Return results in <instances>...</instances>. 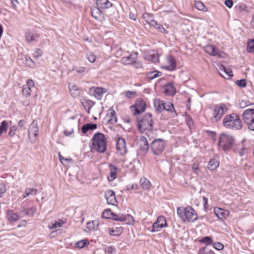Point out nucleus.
<instances>
[{"mask_svg":"<svg viewBox=\"0 0 254 254\" xmlns=\"http://www.w3.org/2000/svg\"><path fill=\"white\" fill-rule=\"evenodd\" d=\"M223 123L225 127L235 130L240 129L242 127V122L239 116L236 114H232L225 116Z\"/></svg>","mask_w":254,"mask_h":254,"instance_id":"4","label":"nucleus"},{"mask_svg":"<svg viewBox=\"0 0 254 254\" xmlns=\"http://www.w3.org/2000/svg\"><path fill=\"white\" fill-rule=\"evenodd\" d=\"M64 222L61 220H59L58 221H55V223H52L51 225H49V228L51 229H54L57 228L61 227Z\"/></svg>","mask_w":254,"mask_h":254,"instance_id":"43","label":"nucleus"},{"mask_svg":"<svg viewBox=\"0 0 254 254\" xmlns=\"http://www.w3.org/2000/svg\"><path fill=\"white\" fill-rule=\"evenodd\" d=\"M40 38V35L38 33H34L30 31H26L25 33V38L28 43L33 41H37Z\"/></svg>","mask_w":254,"mask_h":254,"instance_id":"16","label":"nucleus"},{"mask_svg":"<svg viewBox=\"0 0 254 254\" xmlns=\"http://www.w3.org/2000/svg\"><path fill=\"white\" fill-rule=\"evenodd\" d=\"M240 9L242 12H246V13L248 12V7L245 4L240 5Z\"/></svg>","mask_w":254,"mask_h":254,"instance_id":"63","label":"nucleus"},{"mask_svg":"<svg viewBox=\"0 0 254 254\" xmlns=\"http://www.w3.org/2000/svg\"><path fill=\"white\" fill-rule=\"evenodd\" d=\"M89 244V241L87 239H83L77 242L75 244V247L78 249H82Z\"/></svg>","mask_w":254,"mask_h":254,"instance_id":"30","label":"nucleus"},{"mask_svg":"<svg viewBox=\"0 0 254 254\" xmlns=\"http://www.w3.org/2000/svg\"><path fill=\"white\" fill-rule=\"evenodd\" d=\"M8 128V122L6 121H3L0 125V136L4 132H6Z\"/></svg>","mask_w":254,"mask_h":254,"instance_id":"37","label":"nucleus"},{"mask_svg":"<svg viewBox=\"0 0 254 254\" xmlns=\"http://www.w3.org/2000/svg\"><path fill=\"white\" fill-rule=\"evenodd\" d=\"M99 224L96 221H89L87 223V228L89 230H95L98 228Z\"/></svg>","mask_w":254,"mask_h":254,"instance_id":"31","label":"nucleus"},{"mask_svg":"<svg viewBox=\"0 0 254 254\" xmlns=\"http://www.w3.org/2000/svg\"><path fill=\"white\" fill-rule=\"evenodd\" d=\"M94 104L95 103L90 100H85L84 102H82V105L85 108H87L89 109H91Z\"/></svg>","mask_w":254,"mask_h":254,"instance_id":"45","label":"nucleus"},{"mask_svg":"<svg viewBox=\"0 0 254 254\" xmlns=\"http://www.w3.org/2000/svg\"><path fill=\"white\" fill-rule=\"evenodd\" d=\"M219 165V161L217 160H210L208 163L207 168L211 171L215 170Z\"/></svg>","mask_w":254,"mask_h":254,"instance_id":"29","label":"nucleus"},{"mask_svg":"<svg viewBox=\"0 0 254 254\" xmlns=\"http://www.w3.org/2000/svg\"><path fill=\"white\" fill-rule=\"evenodd\" d=\"M122 233V228H116V229H111L109 231V234L111 235L118 236L120 235Z\"/></svg>","mask_w":254,"mask_h":254,"instance_id":"42","label":"nucleus"},{"mask_svg":"<svg viewBox=\"0 0 254 254\" xmlns=\"http://www.w3.org/2000/svg\"><path fill=\"white\" fill-rule=\"evenodd\" d=\"M237 85H238L239 87H244L246 86V80L244 79H241L240 80H237L236 82Z\"/></svg>","mask_w":254,"mask_h":254,"instance_id":"55","label":"nucleus"},{"mask_svg":"<svg viewBox=\"0 0 254 254\" xmlns=\"http://www.w3.org/2000/svg\"><path fill=\"white\" fill-rule=\"evenodd\" d=\"M164 102L160 99H155L154 101V106L156 112L161 113L165 107H164Z\"/></svg>","mask_w":254,"mask_h":254,"instance_id":"19","label":"nucleus"},{"mask_svg":"<svg viewBox=\"0 0 254 254\" xmlns=\"http://www.w3.org/2000/svg\"><path fill=\"white\" fill-rule=\"evenodd\" d=\"M6 187L3 184H0V197L2 196V194L6 191Z\"/></svg>","mask_w":254,"mask_h":254,"instance_id":"60","label":"nucleus"},{"mask_svg":"<svg viewBox=\"0 0 254 254\" xmlns=\"http://www.w3.org/2000/svg\"><path fill=\"white\" fill-rule=\"evenodd\" d=\"M92 151H96L100 153H103L106 150L107 139L104 134L97 132L94 134L92 138Z\"/></svg>","mask_w":254,"mask_h":254,"instance_id":"1","label":"nucleus"},{"mask_svg":"<svg viewBox=\"0 0 254 254\" xmlns=\"http://www.w3.org/2000/svg\"><path fill=\"white\" fill-rule=\"evenodd\" d=\"M227 110L228 108L225 104L222 103L220 105H215L212 118V121L217 122L220 120Z\"/></svg>","mask_w":254,"mask_h":254,"instance_id":"7","label":"nucleus"},{"mask_svg":"<svg viewBox=\"0 0 254 254\" xmlns=\"http://www.w3.org/2000/svg\"><path fill=\"white\" fill-rule=\"evenodd\" d=\"M107 89L101 87H92L89 89V92L93 93L94 96L98 100H101L104 94L107 92Z\"/></svg>","mask_w":254,"mask_h":254,"instance_id":"11","label":"nucleus"},{"mask_svg":"<svg viewBox=\"0 0 254 254\" xmlns=\"http://www.w3.org/2000/svg\"><path fill=\"white\" fill-rule=\"evenodd\" d=\"M116 251V250L115 248L113 246H109L105 249L106 253H108V254H115Z\"/></svg>","mask_w":254,"mask_h":254,"instance_id":"52","label":"nucleus"},{"mask_svg":"<svg viewBox=\"0 0 254 254\" xmlns=\"http://www.w3.org/2000/svg\"><path fill=\"white\" fill-rule=\"evenodd\" d=\"M109 168L110 169V177H108V180L110 181H112L116 178L117 168L116 166L111 164L109 165Z\"/></svg>","mask_w":254,"mask_h":254,"instance_id":"27","label":"nucleus"},{"mask_svg":"<svg viewBox=\"0 0 254 254\" xmlns=\"http://www.w3.org/2000/svg\"><path fill=\"white\" fill-rule=\"evenodd\" d=\"M195 7L196 9L199 10L206 11L207 8L205 6L203 2L200 1H197L195 2Z\"/></svg>","mask_w":254,"mask_h":254,"instance_id":"40","label":"nucleus"},{"mask_svg":"<svg viewBox=\"0 0 254 254\" xmlns=\"http://www.w3.org/2000/svg\"><path fill=\"white\" fill-rule=\"evenodd\" d=\"M124 221L127 222L128 224L132 225L135 222L133 217L129 214L124 215Z\"/></svg>","mask_w":254,"mask_h":254,"instance_id":"44","label":"nucleus"},{"mask_svg":"<svg viewBox=\"0 0 254 254\" xmlns=\"http://www.w3.org/2000/svg\"><path fill=\"white\" fill-rule=\"evenodd\" d=\"M142 18L145 20L146 23H148L149 25L154 20L153 14L147 12L143 14Z\"/></svg>","mask_w":254,"mask_h":254,"instance_id":"35","label":"nucleus"},{"mask_svg":"<svg viewBox=\"0 0 254 254\" xmlns=\"http://www.w3.org/2000/svg\"><path fill=\"white\" fill-rule=\"evenodd\" d=\"M204 50L207 53L213 56L222 57V54H223L222 52L219 53V50L216 49L214 46L212 45H208L205 46Z\"/></svg>","mask_w":254,"mask_h":254,"instance_id":"13","label":"nucleus"},{"mask_svg":"<svg viewBox=\"0 0 254 254\" xmlns=\"http://www.w3.org/2000/svg\"><path fill=\"white\" fill-rule=\"evenodd\" d=\"M225 4L229 8H231L233 5V1L232 0H226L225 1Z\"/></svg>","mask_w":254,"mask_h":254,"instance_id":"64","label":"nucleus"},{"mask_svg":"<svg viewBox=\"0 0 254 254\" xmlns=\"http://www.w3.org/2000/svg\"><path fill=\"white\" fill-rule=\"evenodd\" d=\"M162 74V72L157 70H154L147 72L146 77L150 80L154 79L155 78L161 76Z\"/></svg>","mask_w":254,"mask_h":254,"instance_id":"28","label":"nucleus"},{"mask_svg":"<svg viewBox=\"0 0 254 254\" xmlns=\"http://www.w3.org/2000/svg\"><path fill=\"white\" fill-rule=\"evenodd\" d=\"M214 212L220 220L226 219L230 214L229 211L219 207H215L214 209Z\"/></svg>","mask_w":254,"mask_h":254,"instance_id":"17","label":"nucleus"},{"mask_svg":"<svg viewBox=\"0 0 254 254\" xmlns=\"http://www.w3.org/2000/svg\"><path fill=\"white\" fill-rule=\"evenodd\" d=\"M124 214H119L117 215L115 213H114L113 216H112V219L115 220V221H118L121 222L124 221Z\"/></svg>","mask_w":254,"mask_h":254,"instance_id":"47","label":"nucleus"},{"mask_svg":"<svg viewBox=\"0 0 254 254\" xmlns=\"http://www.w3.org/2000/svg\"><path fill=\"white\" fill-rule=\"evenodd\" d=\"M248 153V149L245 147L241 148L239 151V155L241 157L245 156Z\"/></svg>","mask_w":254,"mask_h":254,"instance_id":"59","label":"nucleus"},{"mask_svg":"<svg viewBox=\"0 0 254 254\" xmlns=\"http://www.w3.org/2000/svg\"><path fill=\"white\" fill-rule=\"evenodd\" d=\"M97 128L96 124L87 123L81 127V131L83 134H86L89 130H93Z\"/></svg>","mask_w":254,"mask_h":254,"instance_id":"22","label":"nucleus"},{"mask_svg":"<svg viewBox=\"0 0 254 254\" xmlns=\"http://www.w3.org/2000/svg\"><path fill=\"white\" fill-rule=\"evenodd\" d=\"M86 57L89 62L91 63L95 62L96 60V55L91 52L87 54Z\"/></svg>","mask_w":254,"mask_h":254,"instance_id":"48","label":"nucleus"},{"mask_svg":"<svg viewBox=\"0 0 254 254\" xmlns=\"http://www.w3.org/2000/svg\"><path fill=\"white\" fill-rule=\"evenodd\" d=\"M166 226V221L165 218L163 216L158 217L156 221L152 225V229L151 230L152 232H158Z\"/></svg>","mask_w":254,"mask_h":254,"instance_id":"10","label":"nucleus"},{"mask_svg":"<svg viewBox=\"0 0 254 254\" xmlns=\"http://www.w3.org/2000/svg\"><path fill=\"white\" fill-rule=\"evenodd\" d=\"M167 61L171 65L170 68H171V70L175 69V59L174 57L172 56H170L168 57Z\"/></svg>","mask_w":254,"mask_h":254,"instance_id":"50","label":"nucleus"},{"mask_svg":"<svg viewBox=\"0 0 254 254\" xmlns=\"http://www.w3.org/2000/svg\"><path fill=\"white\" fill-rule=\"evenodd\" d=\"M200 241L201 243H206L207 245L211 244L213 242L212 239L209 237H205Z\"/></svg>","mask_w":254,"mask_h":254,"instance_id":"53","label":"nucleus"},{"mask_svg":"<svg viewBox=\"0 0 254 254\" xmlns=\"http://www.w3.org/2000/svg\"><path fill=\"white\" fill-rule=\"evenodd\" d=\"M165 147V142L161 139H155L151 144L153 153L155 155H159L163 151Z\"/></svg>","mask_w":254,"mask_h":254,"instance_id":"9","label":"nucleus"},{"mask_svg":"<svg viewBox=\"0 0 254 254\" xmlns=\"http://www.w3.org/2000/svg\"><path fill=\"white\" fill-rule=\"evenodd\" d=\"M140 184L143 190H149L151 186L150 182L145 177L140 179Z\"/></svg>","mask_w":254,"mask_h":254,"instance_id":"25","label":"nucleus"},{"mask_svg":"<svg viewBox=\"0 0 254 254\" xmlns=\"http://www.w3.org/2000/svg\"><path fill=\"white\" fill-rule=\"evenodd\" d=\"M109 114L110 116L108 122L110 124H114L116 123L117 122V118L115 111L114 110H110Z\"/></svg>","mask_w":254,"mask_h":254,"instance_id":"33","label":"nucleus"},{"mask_svg":"<svg viewBox=\"0 0 254 254\" xmlns=\"http://www.w3.org/2000/svg\"><path fill=\"white\" fill-rule=\"evenodd\" d=\"M31 89L28 85H25L22 88V94L26 97L30 96L31 94Z\"/></svg>","mask_w":254,"mask_h":254,"instance_id":"41","label":"nucleus"},{"mask_svg":"<svg viewBox=\"0 0 254 254\" xmlns=\"http://www.w3.org/2000/svg\"><path fill=\"white\" fill-rule=\"evenodd\" d=\"M39 132V127L36 121H33L28 128V135L29 137H36Z\"/></svg>","mask_w":254,"mask_h":254,"instance_id":"15","label":"nucleus"},{"mask_svg":"<svg viewBox=\"0 0 254 254\" xmlns=\"http://www.w3.org/2000/svg\"><path fill=\"white\" fill-rule=\"evenodd\" d=\"M235 139L232 135L222 133L219 137L218 145L221 147L224 151H227L232 148Z\"/></svg>","mask_w":254,"mask_h":254,"instance_id":"5","label":"nucleus"},{"mask_svg":"<svg viewBox=\"0 0 254 254\" xmlns=\"http://www.w3.org/2000/svg\"><path fill=\"white\" fill-rule=\"evenodd\" d=\"M85 67L83 66L78 67V66H73L72 68L73 71H75L76 72L79 74H82L85 71Z\"/></svg>","mask_w":254,"mask_h":254,"instance_id":"49","label":"nucleus"},{"mask_svg":"<svg viewBox=\"0 0 254 254\" xmlns=\"http://www.w3.org/2000/svg\"><path fill=\"white\" fill-rule=\"evenodd\" d=\"M164 110L169 112H175L174 104L169 101L164 102Z\"/></svg>","mask_w":254,"mask_h":254,"instance_id":"39","label":"nucleus"},{"mask_svg":"<svg viewBox=\"0 0 254 254\" xmlns=\"http://www.w3.org/2000/svg\"><path fill=\"white\" fill-rule=\"evenodd\" d=\"M177 214L184 222L187 220L192 222L197 219L196 212L190 206L178 207Z\"/></svg>","mask_w":254,"mask_h":254,"instance_id":"2","label":"nucleus"},{"mask_svg":"<svg viewBox=\"0 0 254 254\" xmlns=\"http://www.w3.org/2000/svg\"><path fill=\"white\" fill-rule=\"evenodd\" d=\"M100 8L94 7L91 8V13L92 16L96 19H98L101 17L103 15L102 11L100 9Z\"/></svg>","mask_w":254,"mask_h":254,"instance_id":"24","label":"nucleus"},{"mask_svg":"<svg viewBox=\"0 0 254 254\" xmlns=\"http://www.w3.org/2000/svg\"><path fill=\"white\" fill-rule=\"evenodd\" d=\"M164 93L167 96H172L175 94V86L174 83L170 82L165 84L164 87Z\"/></svg>","mask_w":254,"mask_h":254,"instance_id":"18","label":"nucleus"},{"mask_svg":"<svg viewBox=\"0 0 254 254\" xmlns=\"http://www.w3.org/2000/svg\"><path fill=\"white\" fill-rule=\"evenodd\" d=\"M213 247L217 250H221L224 248V246L221 243L216 242L213 244Z\"/></svg>","mask_w":254,"mask_h":254,"instance_id":"58","label":"nucleus"},{"mask_svg":"<svg viewBox=\"0 0 254 254\" xmlns=\"http://www.w3.org/2000/svg\"><path fill=\"white\" fill-rule=\"evenodd\" d=\"M150 25L154 27L155 28L158 29L160 32L164 33L166 31L165 29L154 19L151 22Z\"/></svg>","mask_w":254,"mask_h":254,"instance_id":"32","label":"nucleus"},{"mask_svg":"<svg viewBox=\"0 0 254 254\" xmlns=\"http://www.w3.org/2000/svg\"><path fill=\"white\" fill-rule=\"evenodd\" d=\"M136 96V92L135 91H127L126 92V96L130 99Z\"/></svg>","mask_w":254,"mask_h":254,"instance_id":"56","label":"nucleus"},{"mask_svg":"<svg viewBox=\"0 0 254 254\" xmlns=\"http://www.w3.org/2000/svg\"><path fill=\"white\" fill-rule=\"evenodd\" d=\"M105 197L109 204L115 205L117 202L115 192L112 190H107L105 193Z\"/></svg>","mask_w":254,"mask_h":254,"instance_id":"14","label":"nucleus"},{"mask_svg":"<svg viewBox=\"0 0 254 254\" xmlns=\"http://www.w3.org/2000/svg\"><path fill=\"white\" fill-rule=\"evenodd\" d=\"M114 213L110 209H105L102 214V217L106 219H112Z\"/></svg>","mask_w":254,"mask_h":254,"instance_id":"36","label":"nucleus"},{"mask_svg":"<svg viewBox=\"0 0 254 254\" xmlns=\"http://www.w3.org/2000/svg\"><path fill=\"white\" fill-rule=\"evenodd\" d=\"M16 130H17L16 127L15 126H13L12 127H11L10 128V129H9V131L8 132V135L11 137H13L15 135Z\"/></svg>","mask_w":254,"mask_h":254,"instance_id":"57","label":"nucleus"},{"mask_svg":"<svg viewBox=\"0 0 254 254\" xmlns=\"http://www.w3.org/2000/svg\"><path fill=\"white\" fill-rule=\"evenodd\" d=\"M43 54L42 51L40 49H36L33 53V56L34 58H38L40 57Z\"/></svg>","mask_w":254,"mask_h":254,"instance_id":"54","label":"nucleus"},{"mask_svg":"<svg viewBox=\"0 0 254 254\" xmlns=\"http://www.w3.org/2000/svg\"><path fill=\"white\" fill-rule=\"evenodd\" d=\"M223 69L224 70V72L226 74V76H227V77H225V78L230 77L231 76H233L232 71L230 69H227L225 67H223ZM220 74L225 77V76L221 73H220Z\"/></svg>","mask_w":254,"mask_h":254,"instance_id":"51","label":"nucleus"},{"mask_svg":"<svg viewBox=\"0 0 254 254\" xmlns=\"http://www.w3.org/2000/svg\"><path fill=\"white\" fill-rule=\"evenodd\" d=\"M36 209L34 207L29 208L23 210L22 212L24 215L32 216L36 212Z\"/></svg>","mask_w":254,"mask_h":254,"instance_id":"38","label":"nucleus"},{"mask_svg":"<svg viewBox=\"0 0 254 254\" xmlns=\"http://www.w3.org/2000/svg\"><path fill=\"white\" fill-rule=\"evenodd\" d=\"M68 87H69L70 93L71 95L73 98H76L77 97L79 96L81 91L77 87L76 85H75L73 84H69Z\"/></svg>","mask_w":254,"mask_h":254,"instance_id":"21","label":"nucleus"},{"mask_svg":"<svg viewBox=\"0 0 254 254\" xmlns=\"http://www.w3.org/2000/svg\"><path fill=\"white\" fill-rule=\"evenodd\" d=\"M136 58V55L134 56L133 55L130 54L127 57H124L122 58L121 62L126 65L132 64L133 63H135V60Z\"/></svg>","mask_w":254,"mask_h":254,"instance_id":"20","label":"nucleus"},{"mask_svg":"<svg viewBox=\"0 0 254 254\" xmlns=\"http://www.w3.org/2000/svg\"><path fill=\"white\" fill-rule=\"evenodd\" d=\"M247 51L250 53L254 52V38L248 40L247 42Z\"/></svg>","mask_w":254,"mask_h":254,"instance_id":"34","label":"nucleus"},{"mask_svg":"<svg viewBox=\"0 0 254 254\" xmlns=\"http://www.w3.org/2000/svg\"><path fill=\"white\" fill-rule=\"evenodd\" d=\"M8 219L10 222H15L19 219L20 217L18 214L14 213L12 210H8L7 212Z\"/></svg>","mask_w":254,"mask_h":254,"instance_id":"26","label":"nucleus"},{"mask_svg":"<svg viewBox=\"0 0 254 254\" xmlns=\"http://www.w3.org/2000/svg\"><path fill=\"white\" fill-rule=\"evenodd\" d=\"M73 132H74V131H73V128L72 127L70 128L69 130H68L67 129H66L64 131V134L66 136H69L71 135L73 133Z\"/></svg>","mask_w":254,"mask_h":254,"instance_id":"61","label":"nucleus"},{"mask_svg":"<svg viewBox=\"0 0 254 254\" xmlns=\"http://www.w3.org/2000/svg\"><path fill=\"white\" fill-rule=\"evenodd\" d=\"M198 254H215L212 250H208L205 247H203L199 250Z\"/></svg>","mask_w":254,"mask_h":254,"instance_id":"46","label":"nucleus"},{"mask_svg":"<svg viewBox=\"0 0 254 254\" xmlns=\"http://www.w3.org/2000/svg\"><path fill=\"white\" fill-rule=\"evenodd\" d=\"M137 121L138 129L140 132L150 131L152 129L154 123L151 113H147L142 117L137 118Z\"/></svg>","mask_w":254,"mask_h":254,"instance_id":"3","label":"nucleus"},{"mask_svg":"<svg viewBox=\"0 0 254 254\" xmlns=\"http://www.w3.org/2000/svg\"><path fill=\"white\" fill-rule=\"evenodd\" d=\"M116 148L118 153L121 155H125L127 152L126 144L125 140L123 138L119 137L116 144Z\"/></svg>","mask_w":254,"mask_h":254,"instance_id":"12","label":"nucleus"},{"mask_svg":"<svg viewBox=\"0 0 254 254\" xmlns=\"http://www.w3.org/2000/svg\"><path fill=\"white\" fill-rule=\"evenodd\" d=\"M96 4L100 8H108L112 6V3L108 0H96Z\"/></svg>","mask_w":254,"mask_h":254,"instance_id":"23","label":"nucleus"},{"mask_svg":"<svg viewBox=\"0 0 254 254\" xmlns=\"http://www.w3.org/2000/svg\"><path fill=\"white\" fill-rule=\"evenodd\" d=\"M243 120L248 128L254 131V109H247L243 114Z\"/></svg>","mask_w":254,"mask_h":254,"instance_id":"6","label":"nucleus"},{"mask_svg":"<svg viewBox=\"0 0 254 254\" xmlns=\"http://www.w3.org/2000/svg\"><path fill=\"white\" fill-rule=\"evenodd\" d=\"M30 195H35L38 193V190L35 189L27 188Z\"/></svg>","mask_w":254,"mask_h":254,"instance_id":"62","label":"nucleus"},{"mask_svg":"<svg viewBox=\"0 0 254 254\" xmlns=\"http://www.w3.org/2000/svg\"><path fill=\"white\" fill-rule=\"evenodd\" d=\"M146 107V102L142 99H138L136 101L134 105L130 106V109L134 115H137L144 112Z\"/></svg>","mask_w":254,"mask_h":254,"instance_id":"8","label":"nucleus"}]
</instances>
